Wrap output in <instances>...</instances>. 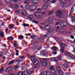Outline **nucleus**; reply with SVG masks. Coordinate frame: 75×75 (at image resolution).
Instances as JSON below:
<instances>
[{
	"label": "nucleus",
	"instance_id": "obj_24",
	"mask_svg": "<svg viewBox=\"0 0 75 75\" xmlns=\"http://www.w3.org/2000/svg\"><path fill=\"white\" fill-rule=\"evenodd\" d=\"M28 72L29 74H32L33 73V69H29Z\"/></svg>",
	"mask_w": 75,
	"mask_h": 75
},
{
	"label": "nucleus",
	"instance_id": "obj_41",
	"mask_svg": "<svg viewBox=\"0 0 75 75\" xmlns=\"http://www.w3.org/2000/svg\"><path fill=\"white\" fill-rule=\"evenodd\" d=\"M41 63H42V64H43V63H45V62L44 61V59H42L41 60Z\"/></svg>",
	"mask_w": 75,
	"mask_h": 75
},
{
	"label": "nucleus",
	"instance_id": "obj_31",
	"mask_svg": "<svg viewBox=\"0 0 75 75\" xmlns=\"http://www.w3.org/2000/svg\"><path fill=\"white\" fill-rule=\"evenodd\" d=\"M4 71V68L3 67H2L1 69H0V73H3Z\"/></svg>",
	"mask_w": 75,
	"mask_h": 75
},
{
	"label": "nucleus",
	"instance_id": "obj_43",
	"mask_svg": "<svg viewBox=\"0 0 75 75\" xmlns=\"http://www.w3.org/2000/svg\"><path fill=\"white\" fill-rule=\"evenodd\" d=\"M29 25L28 24H26L25 23H23L24 27H28Z\"/></svg>",
	"mask_w": 75,
	"mask_h": 75
},
{
	"label": "nucleus",
	"instance_id": "obj_33",
	"mask_svg": "<svg viewBox=\"0 0 75 75\" xmlns=\"http://www.w3.org/2000/svg\"><path fill=\"white\" fill-rule=\"evenodd\" d=\"M51 61H54L55 62H57V61H56V57L55 58H51Z\"/></svg>",
	"mask_w": 75,
	"mask_h": 75
},
{
	"label": "nucleus",
	"instance_id": "obj_27",
	"mask_svg": "<svg viewBox=\"0 0 75 75\" xmlns=\"http://www.w3.org/2000/svg\"><path fill=\"white\" fill-rule=\"evenodd\" d=\"M58 71L59 72V73L60 74V75H62L64 74V72L62 71L59 70H58Z\"/></svg>",
	"mask_w": 75,
	"mask_h": 75
},
{
	"label": "nucleus",
	"instance_id": "obj_40",
	"mask_svg": "<svg viewBox=\"0 0 75 75\" xmlns=\"http://www.w3.org/2000/svg\"><path fill=\"white\" fill-rule=\"evenodd\" d=\"M13 65H11L8 68L9 69H11V71L12 69H13Z\"/></svg>",
	"mask_w": 75,
	"mask_h": 75
},
{
	"label": "nucleus",
	"instance_id": "obj_50",
	"mask_svg": "<svg viewBox=\"0 0 75 75\" xmlns=\"http://www.w3.org/2000/svg\"><path fill=\"white\" fill-rule=\"evenodd\" d=\"M24 73L25 74H27V75H28V74H29V73H28V71L27 70L25 71H24Z\"/></svg>",
	"mask_w": 75,
	"mask_h": 75
},
{
	"label": "nucleus",
	"instance_id": "obj_42",
	"mask_svg": "<svg viewBox=\"0 0 75 75\" xmlns=\"http://www.w3.org/2000/svg\"><path fill=\"white\" fill-rule=\"evenodd\" d=\"M60 31H62V32H64V31H65V29L64 28H62L60 30Z\"/></svg>",
	"mask_w": 75,
	"mask_h": 75
},
{
	"label": "nucleus",
	"instance_id": "obj_2",
	"mask_svg": "<svg viewBox=\"0 0 75 75\" xmlns=\"http://www.w3.org/2000/svg\"><path fill=\"white\" fill-rule=\"evenodd\" d=\"M60 45L61 47V49L60 50V51H61L62 53H63V52H64V47H65V44L64 43H62L60 44Z\"/></svg>",
	"mask_w": 75,
	"mask_h": 75
},
{
	"label": "nucleus",
	"instance_id": "obj_19",
	"mask_svg": "<svg viewBox=\"0 0 75 75\" xmlns=\"http://www.w3.org/2000/svg\"><path fill=\"white\" fill-rule=\"evenodd\" d=\"M48 64L50 65V64H48L45 62V63H43L42 64V65H43V66H44V67H47L48 65Z\"/></svg>",
	"mask_w": 75,
	"mask_h": 75
},
{
	"label": "nucleus",
	"instance_id": "obj_45",
	"mask_svg": "<svg viewBox=\"0 0 75 75\" xmlns=\"http://www.w3.org/2000/svg\"><path fill=\"white\" fill-rule=\"evenodd\" d=\"M52 31H53V30L52 29H49L48 31V32L49 33H52Z\"/></svg>",
	"mask_w": 75,
	"mask_h": 75
},
{
	"label": "nucleus",
	"instance_id": "obj_37",
	"mask_svg": "<svg viewBox=\"0 0 75 75\" xmlns=\"http://www.w3.org/2000/svg\"><path fill=\"white\" fill-rule=\"evenodd\" d=\"M14 25L11 24L10 26L9 27V29H11L12 28L14 27Z\"/></svg>",
	"mask_w": 75,
	"mask_h": 75
},
{
	"label": "nucleus",
	"instance_id": "obj_60",
	"mask_svg": "<svg viewBox=\"0 0 75 75\" xmlns=\"http://www.w3.org/2000/svg\"><path fill=\"white\" fill-rule=\"evenodd\" d=\"M15 61L16 62H20V61L19 60V59L18 58H17L16 59Z\"/></svg>",
	"mask_w": 75,
	"mask_h": 75
},
{
	"label": "nucleus",
	"instance_id": "obj_4",
	"mask_svg": "<svg viewBox=\"0 0 75 75\" xmlns=\"http://www.w3.org/2000/svg\"><path fill=\"white\" fill-rule=\"evenodd\" d=\"M56 14L57 17H61L62 16V12L60 11H57L56 12Z\"/></svg>",
	"mask_w": 75,
	"mask_h": 75
},
{
	"label": "nucleus",
	"instance_id": "obj_15",
	"mask_svg": "<svg viewBox=\"0 0 75 75\" xmlns=\"http://www.w3.org/2000/svg\"><path fill=\"white\" fill-rule=\"evenodd\" d=\"M32 3L33 4H36L37 3H38V1L37 0H33L32 1Z\"/></svg>",
	"mask_w": 75,
	"mask_h": 75
},
{
	"label": "nucleus",
	"instance_id": "obj_51",
	"mask_svg": "<svg viewBox=\"0 0 75 75\" xmlns=\"http://www.w3.org/2000/svg\"><path fill=\"white\" fill-rule=\"evenodd\" d=\"M47 36V37H50L51 36V34H49L47 33V34H46Z\"/></svg>",
	"mask_w": 75,
	"mask_h": 75
},
{
	"label": "nucleus",
	"instance_id": "obj_64",
	"mask_svg": "<svg viewBox=\"0 0 75 75\" xmlns=\"http://www.w3.org/2000/svg\"><path fill=\"white\" fill-rule=\"evenodd\" d=\"M16 66H17L18 67V68L20 66V63H17V64Z\"/></svg>",
	"mask_w": 75,
	"mask_h": 75
},
{
	"label": "nucleus",
	"instance_id": "obj_46",
	"mask_svg": "<svg viewBox=\"0 0 75 75\" xmlns=\"http://www.w3.org/2000/svg\"><path fill=\"white\" fill-rule=\"evenodd\" d=\"M57 47H52L53 50H54V51H56V50H57Z\"/></svg>",
	"mask_w": 75,
	"mask_h": 75
},
{
	"label": "nucleus",
	"instance_id": "obj_8",
	"mask_svg": "<svg viewBox=\"0 0 75 75\" xmlns=\"http://www.w3.org/2000/svg\"><path fill=\"white\" fill-rule=\"evenodd\" d=\"M66 2V0H60L59 3L60 5H64L65 4Z\"/></svg>",
	"mask_w": 75,
	"mask_h": 75
},
{
	"label": "nucleus",
	"instance_id": "obj_11",
	"mask_svg": "<svg viewBox=\"0 0 75 75\" xmlns=\"http://www.w3.org/2000/svg\"><path fill=\"white\" fill-rule=\"evenodd\" d=\"M31 2V0H25L24 1V4H30V2Z\"/></svg>",
	"mask_w": 75,
	"mask_h": 75
},
{
	"label": "nucleus",
	"instance_id": "obj_9",
	"mask_svg": "<svg viewBox=\"0 0 75 75\" xmlns=\"http://www.w3.org/2000/svg\"><path fill=\"white\" fill-rule=\"evenodd\" d=\"M65 63L66 64H63V67L66 68H68L69 67V65H68V64H70L71 63L70 62H66Z\"/></svg>",
	"mask_w": 75,
	"mask_h": 75
},
{
	"label": "nucleus",
	"instance_id": "obj_6",
	"mask_svg": "<svg viewBox=\"0 0 75 75\" xmlns=\"http://www.w3.org/2000/svg\"><path fill=\"white\" fill-rule=\"evenodd\" d=\"M30 8H31L30 10L31 11H34V10L36 9L37 7H36V6L35 5H32L30 6Z\"/></svg>",
	"mask_w": 75,
	"mask_h": 75
},
{
	"label": "nucleus",
	"instance_id": "obj_63",
	"mask_svg": "<svg viewBox=\"0 0 75 75\" xmlns=\"http://www.w3.org/2000/svg\"><path fill=\"white\" fill-rule=\"evenodd\" d=\"M46 53H47V54H45V55L46 56V57H48V51L46 52Z\"/></svg>",
	"mask_w": 75,
	"mask_h": 75
},
{
	"label": "nucleus",
	"instance_id": "obj_10",
	"mask_svg": "<svg viewBox=\"0 0 75 75\" xmlns=\"http://www.w3.org/2000/svg\"><path fill=\"white\" fill-rule=\"evenodd\" d=\"M53 21V20H52V18L49 17L48 19V24H49L51 23H52Z\"/></svg>",
	"mask_w": 75,
	"mask_h": 75
},
{
	"label": "nucleus",
	"instance_id": "obj_3",
	"mask_svg": "<svg viewBox=\"0 0 75 75\" xmlns=\"http://www.w3.org/2000/svg\"><path fill=\"white\" fill-rule=\"evenodd\" d=\"M65 54L67 55H68V56L70 55V56L68 57V58H74V55L72 54H70V53L68 51H66L65 52Z\"/></svg>",
	"mask_w": 75,
	"mask_h": 75
},
{
	"label": "nucleus",
	"instance_id": "obj_39",
	"mask_svg": "<svg viewBox=\"0 0 75 75\" xmlns=\"http://www.w3.org/2000/svg\"><path fill=\"white\" fill-rule=\"evenodd\" d=\"M11 69H9L8 68L6 69V72H10L11 71Z\"/></svg>",
	"mask_w": 75,
	"mask_h": 75
},
{
	"label": "nucleus",
	"instance_id": "obj_52",
	"mask_svg": "<svg viewBox=\"0 0 75 75\" xmlns=\"http://www.w3.org/2000/svg\"><path fill=\"white\" fill-rule=\"evenodd\" d=\"M74 11V6H72L71 8V12L73 13Z\"/></svg>",
	"mask_w": 75,
	"mask_h": 75
},
{
	"label": "nucleus",
	"instance_id": "obj_55",
	"mask_svg": "<svg viewBox=\"0 0 75 75\" xmlns=\"http://www.w3.org/2000/svg\"><path fill=\"white\" fill-rule=\"evenodd\" d=\"M13 45L14 47H17V45L15 43H14L13 44Z\"/></svg>",
	"mask_w": 75,
	"mask_h": 75
},
{
	"label": "nucleus",
	"instance_id": "obj_7",
	"mask_svg": "<svg viewBox=\"0 0 75 75\" xmlns=\"http://www.w3.org/2000/svg\"><path fill=\"white\" fill-rule=\"evenodd\" d=\"M48 5L47 4H45L43 6L42 8L43 10H47L48 8Z\"/></svg>",
	"mask_w": 75,
	"mask_h": 75
},
{
	"label": "nucleus",
	"instance_id": "obj_54",
	"mask_svg": "<svg viewBox=\"0 0 75 75\" xmlns=\"http://www.w3.org/2000/svg\"><path fill=\"white\" fill-rule=\"evenodd\" d=\"M14 69H15V70H16L17 69H18V67L16 66H14Z\"/></svg>",
	"mask_w": 75,
	"mask_h": 75
},
{
	"label": "nucleus",
	"instance_id": "obj_21",
	"mask_svg": "<svg viewBox=\"0 0 75 75\" xmlns=\"http://www.w3.org/2000/svg\"><path fill=\"white\" fill-rule=\"evenodd\" d=\"M22 14L23 16H26L27 15V13L25 11H22Z\"/></svg>",
	"mask_w": 75,
	"mask_h": 75
},
{
	"label": "nucleus",
	"instance_id": "obj_36",
	"mask_svg": "<svg viewBox=\"0 0 75 75\" xmlns=\"http://www.w3.org/2000/svg\"><path fill=\"white\" fill-rule=\"evenodd\" d=\"M6 1L7 3H11V0H6Z\"/></svg>",
	"mask_w": 75,
	"mask_h": 75
},
{
	"label": "nucleus",
	"instance_id": "obj_53",
	"mask_svg": "<svg viewBox=\"0 0 75 75\" xmlns=\"http://www.w3.org/2000/svg\"><path fill=\"white\" fill-rule=\"evenodd\" d=\"M50 0H44L43 2H44V3H47V2H48Z\"/></svg>",
	"mask_w": 75,
	"mask_h": 75
},
{
	"label": "nucleus",
	"instance_id": "obj_48",
	"mask_svg": "<svg viewBox=\"0 0 75 75\" xmlns=\"http://www.w3.org/2000/svg\"><path fill=\"white\" fill-rule=\"evenodd\" d=\"M18 75H23V72L21 71L18 73Z\"/></svg>",
	"mask_w": 75,
	"mask_h": 75
},
{
	"label": "nucleus",
	"instance_id": "obj_1",
	"mask_svg": "<svg viewBox=\"0 0 75 75\" xmlns=\"http://www.w3.org/2000/svg\"><path fill=\"white\" fill-rule=\"evenodd\" d=\"M35 15L37 18H42V14L40 12H37L35 13Z\"/></svg>",
	"mask_w": 75,
	"mask_h": 75
},
{
	"label": "nucleus",
	"instance_id": "obj_59",
	"mask_svg": "<svg viewBox=\"0 0 75 75\" xmlns=\"http://www.w3.org/2000/svg\"><path fill=\"white\" fill-rule=\"evenodd\" d=\"M34 43L35 44H38V42L37 41H35L34 42Z\"/></svg>",
	"mask_w": 75,
	"mask_h": 75
},
{
	"label": "nucleus",
	"instance_id": "obj_20",
	"mask_svg": "<svg viewBox=\"0 0 75 75\" xmlns=\"http://www.w3.org/2000/svg\"><path fill=\"white\" fill-rule=\"evenodd\" d=\"M51 72L52 75H55V70L53 69L51 70Z\"/></svg>",
	"mask_w": 75,
	"mask_h": 75
},
{
	"label": "nucleus",
	"instance_id": "obj_5",
	"mask_svg": "<svg viewBox=\"0 0 75 75\" xmlns=\"http://www.w3.org/2000/svg\"><path fill=\"white\" fill-rule=\"evenodd\" d=\"M67 25H68V23L67 21H64L61 23L60 26L62 27H66Z\"/></svg>",
	"mask_w": 75,
	"mask_h": 75
},
{
	"label": "nucleus",
	"instance_id": "obj_44",
	"mask_svg": "<svg viewBox=\"0 0 75 75\" xmlns=\"http://www.w3.org/2000/svg\"><path fill=\"white\" fill-rule=\"evenodd\" d=\"M54 66H50V70H52V69H54Z\"/></svg>",
	"mask_w": 75,
	"mask_h": 75
},
{
	"label": "nucleus",
	"instance_id": "obj_12",
	"mask_svg": "<svg viewBox=\"0 0 75 75\" xmlns=\"http://www.w3.org/2000/svg\"><path fill=\"white\" fill-rule=\"evenodd\" d=\"M30 38L33 40H37V35H31L30 36Z\"/></svg>",
	"mask_w": 75,
	"mask_h": 75
},
{
	"label": "nucleus",
	"instance_id": "obj_57",
	"mask_svg": "<svg viewBox=\"0 0 75 75\" xmlns=\"http://www.w3.org/2000/svg\"><path fill=\"white\" fill-rule=\"evenodd\" d=\"M6 11H8V12H10V11H11L8 8H7L6 9Z\"/></svg>",
	"mask_w": 75,
	"mask_h": 75
},
{
	"label": "nucleus",
	"instance_id": "obj_23",
	"mask_svg": "<svg viewBox=\"0 0 75 75\" xmlns=\"http://www.w3.org/2000/svg\"><path fill=\"white\" fill-rule=\"evenodd\" d=\"M38 60H36L33 63V64L34 65H37L38 64Z\"/></svg>",
	"mask_w": 75,
	"mask_h": 75
},
{
	"label": "nucleus",
	"instance_id": "obj_30",
	"mask_svg": "<svg viewBox=\"0 0 75 75\" xmlns=\"http://www.w3.org/2000/svg\"><path fill=\"white\" fill-rule=\"evenodd\" d=\"M23 38H24V37H23V35H20L18 39L19 40H23Z\"/></svg>",
	"mask_w": 75,
	"mask_h": 75
},
{
	"label": "nucleus",
	"instance_id": "obj_29",
	"mask_svg": "<svg viewBox=\"0 0 75 75\" xmlns=\"http://www.w3.org/2000/svg\"><path fill=\"white\" fill-rule=\"evenodd\" d=\"M39 67H40V65H35L33 68L34 69H37V68H39Z\"/></svg>",
	"mask_w": 75,
	"mask_h": 75
},
{
	"label": "nucleus",
	"instance_id": "obj_56",
	"mask_svg": "<svg viewBox=\"0 0 75 75\" xmlns=\"http://www.w3.org/2000/svg\"><path fill=\"white\" fill-rule=\"evenodd\" d=\"M15 12L17 13H20V11L19 10H16L15 11Z\"/></svg>",
	"mask_w": 75,
	"mask_h": 75
},
{
	"label": "nucleus",
	"instance_id": "obj_32",
	"mask_svg": "<svg viewBox=\"0 0 75 75\" xmlns=\"http://www.w3.org/2000/svg\"><path fill=\"white\" fill-rule=\"evenodd\" d=\"M40 41H43L44 40V39L42 37L40 38L39 39Z\"/></svg>",
	"mask_w": 75,
	"mask_h": 75
},
{
	"label": "nucleus",
	"instance_id": "obj_22",
	"mask_svg": "<svg viewBox=\"0 0 75 75\" xmlns=\"http://www.w3.org/2000/svg\"><path fill=\"white\" fill-rule=\"evenodd\" d=\"M25 10H26V11L28 10V8H30V7L29 6V5L26 4L25 6Z\"/></svg>",
	"mask_w": 75,
	"mask_h": 75
},
{
	"label": "nucleus",
	"instance_id": "obj_61",
	"mask_svg": "<svg viewBox=\"0 0 75 75\" xmlns=\"http://www.w3.org/2000/svg\"><path fill=\"white\" fill-rule=\"evenodd\" d=\"M56 2V1L55 0L51 1V3H55Z\"/></svg>",
	"mask_w": 75,
	"mask_h": 75
},
{
	"label": "nucleus",
	"instance_id": "obj_49",
	"mask_svg": "<svg viewBox=\"0 0 75 75\" xmlns=\"http://www.w3.org/2000/svg\"><path fill=\"white\" fill-rule=\"evenodd\" d=\"M31 61L33 62V61H34L35 60V58L33 57V58L31 59Z\"/></svg>",
	"mask_w": 75,
	"mask_h": 75
},
{
	"label": "nucleus",
	"instance_id": "obj_28",
	"mask_svg": "<svg viewBox=\"0 0 75 75\" xmlns=\"http://www.w3.org/2000/svg\"><path fill=\"white\" fill-rule=\"evenodd\" d=\"M28 18L29 19H30V20H33L34 18V17L32 15H30L28 16Z\"/></svg>",
	"mask_w": 75,
	"mask_h": 75
},
{
	"label": "nucleus",
	"instance_id": "obj_25",
	"mask_svg": "<svg viewBox=\"0 0 75 75\" xmlns=\"http://www.w3.org/2000/svg\"><path fill=\"white\" fill-rule=\"evenodd\" d=\"M0 33L1 34H0V35H1V36L3 37V38H4V33H3V32L1 31H0Z\"/></svg>",
	"mask_w": 75,
	"mask_h": 75
},
{
	"label": "nucleus",
	"instance_id": "obj_13",
	"mask_svg": "<svg viewBox=\"0 0 75 75\" xmlns=\"http://www.w3.org/2000/svg\"><path fill=\"white\" fill-rule=\"evenodd\" d=\"M54 9H52L51 11H48V13H47V15L48 16H50L53 13V12H54Z\"/></svg>",
	"mask_w": 75,
	"mask_h": 75
},
{
	"label": "nucleus",
	"instance_id": "obj_34",
	"mask_svg": "<svg viewBox=\"0 0 75 75\" xmlns=\"http://www.w3.org/2000/svg\"><path fill=\"white\" fill-rule=\"evenodd\" d=\"M14 7L16 8V9H17V8H18V5L17 4H15Z\"/></svg>",
	"mask_w": 75,
	"mask_h": 75
},
{
	"label": "nucleus",
	"instance_id": "obj_14",
	"mask_svg": "<svg viewBox=\"0 0 75 75\" xmlns=\"http://www.w3.org/2000/svg\"><path fill=\"white\" fill-rule=\"evenodd\" d=\"M43 74H45V75H51V73H50V72L48 71H44L43 72Z\"/></svg>",
	"mask_w": 75,
	"mask_h": 75
},
{
	"label": "nucleus",
	"instance_id": "obj_16",
	"mask_svg": "<svg viewBox=\"0 0 75 75\" xmlns=\"http://www.w3.org/2000/svg\"><path fill=\"white\" fill-rule=\"evenodd\" d=\"M7 39L8 41H11L14 40V38H13L12 37H8Z\"/></svg>",
	"mask_w": 75,
	"mask_h": 75
},
{
	"label": "nucleus",
	"instance_id": "obj_58",
	"mask_svg": "<svg viewBox=\"0 0 75 75\" xmlns=\"http://www.w3.org/2000/svg\"><path fill=\"white\" fill-rule=\"evenodd\" d=\"M19 57L20 58H22L23 59V58H24L25 57L24 56H19Z\"/></svg>",
	"mask_w": 75,
	"mask_h": 75
},
{
	"label": "nucleus",
	"instance_id": "obj_38",
	"mask_svg": "<svg viewBox=\"0 0 75 75\" xmlns=\"http://www.w3.org/2000/svg\"><path fill=\"white\" fill-rule=\"evenodd\" d=\"M45 54V52L43 51H41L40 52V54L41 55H44Z\"/></svg>",
	"mask_w": 75,
	"mask_h": 75
},
{
	"label": "nucleus",
	"instance_id": "obj_17",
	"mask_svg": "<svg viewBox=\"0 0 75 75\" xmlns=\"http://www.w3.org/2000/svg\"><path fill=\"white\" fill-rule=\"evenodd\" d=\"M62 59V57H61V56H58L57 57H56V61H58V60H61Z\"/></svg>",
	"mask_w": 75,
	"mask_h": 75
},
{
	"label": "nucleus",
	"instance_id": "obj_18",
	"mask_svg": "<svg viewBox=\"0 0 75 75\" xmlns=\"http://www.w3.org/2000/svg\"><path fill=\"white\" fill-rule=\"evenodd\" d=\"M50 26H49L48 25H45V28L46 30H48V29H50Z\"/></svg>",
	"mask_w": 75,
	"mask_h": 75
},
{
	"label": "nucleus",
	"instance_id": "obj_47",
	"mask_svg": "<svg viewBox=\"0 0 75 75\" xmlns=\"http://www.w3.org/2000/svg\"><path fill=\"white\" fill-rule=\"evenodd\" d=\"M47 34H46L45 35H44L42 36V37L43 38H46V37H47Z\"/></svg>",
	"mask_w": 75,
	"mask_h": 75
},
{
	"label": "nucleus",
	"instance_id": "obj_26",
	"mask_svg": "<svg viewBox=\"0 0 75 75\" xmlns=\"http://www.w3.org/2000/svg\"><path fill=\"white\" fill-rule=\"evenodd\" d=\"M14 60H12L9 62V63L8 64V65H10L11 64H14L15 62Z\"/></svg>",
	"mask_w": 75,
	"mask_h": 75
},
{
	"label": "nucleus",
	"instance_id": "obj_62",
	"mask_svg": "<svg viewBox=\"0 0 75 75\" xmlns=\"http://www.w3.org/2000/svg\"><path fill=\"white\" fill-rule=\"evenodd\" d=\"M70 38H71V39H74V36L73 35H71L70 36Z\"/></svg>",
	"mask_w": 75,
	"mask_h": 75
},
{
	"label": "nucleus",
	"instance_id": "obj_35",
	"mask_svg": "<svg viewBox=\"0 0 75 75\" xmlns=\"http://www.w3.org/2000/svg\"><path fill=\"white\" fill-rule=\"evenodd\" d=\"M33 23H36V24L38 23V21H37V20L36 19L33 20Z\"/></svg>",
	"mask_w": 75,
	"mask_h": 75
}]
</instances>
